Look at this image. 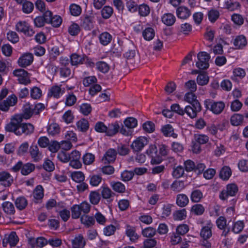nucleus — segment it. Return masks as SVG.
I'll list each match as a JSON object with an SVG mask.
<instances>
[{
    "mask_svg": "<svg viewBox=\"0 0 248 248\" xmlns=\"http://www.w3.org/2000/svg\"><path fill=\"white\" fill-rule=\"evenodd\" d=\"M22 121L20 116H15L11 119V122L6 125V130L14 132L18 136H20L22 134L31 135L34 131V126L31 123H21Z\"/></svg>",
    "mask_w": 248,
    "mask_h": 248,
    "instance_id": "nucleus-1",
    "label": "nucleus"
},
{
    "mask_svg": "<svg viewBox=\"0 0 248 248\" xmlns=\"http://www.w3.org/2000/svg\"><path fill=\"white\" fill-rule=\"evenodd\" d=\"M205 107L215 114H220L225 108L222 101L215 102L212 99H206L204 102Z\"/></svg>",
    "mask_w": 248,
    "mask_h": 248,
    "instance_id": "nucleus-2",
    "label": "nucleus"
},
{
    "mask_svg": "<svg viewBox=\"0 0 248 248\" xmlns=\"http://www.w3.org/2000/svg\"><path fill=\"white\" fill-rule=\"evenodd\" d=\"M197 57L198 61L196 63V66L200 69H207L209 66V54L205 52H200L198 53Z\"/></svg>",
    "mask_w": 248,
    "mask_h": 248,
    "instance_id": "nucleus-3",
    "label": "nucleus"
},
{
    "mask_svg": "<svg viewBox=\"0 0 248 248\" xmlns=\"http://www.w3.org/2000/svg\"><path fill=\"white\" fill-rule=\"evenodd\" d=\"M238 187L234 184H230L227 186L225 190L221 191L219 197L221 200H225L229 196H234L238 192Z\"/></svg>",
    "mask_w": 248,
    "mask_h": 248,
    "instance_id": "nucleus-4",
    "label": "nucleus"
},
{
    "mask_svg": "<svg viewBox=\"0 0 248 248\" xmlns=\"http://www.w3.org/2000/svg\"><path fill=\"white\" fill-rule=\"evenodd\" d=\"M13 74L18 78L19 83L27 85L31 82L28 72L23 69H18L13 71Z\"/></svg>",
    "mask_w": 248,
    "mask_h": 248,
    "instance_id": "nucleus-5",
    "label": "nucleus"
},
{
    "mask_svg": "<svg viewBox=\"0 0 248 248\" xmlns=\"http://www.w3.org/2000/svg\"><path fill=\"white\" fill-rule=\"evenodd\" d=\"M80 154L77 150H74L69 154V165L74 169L80 168L82 164L79 161Z\"/></svg>",
    "mask_w": 248,
    "mask_h": 248,
    "instance_id": "nucleus-6",
    "label": "nucleus"
},
{
    "mask_svg": "<svg viewBox=\"0 0 248 248\" xmlns=\"http://www.w3.org/2000/svg\"><path fill=\"white\" fill-rule=\"evenodd\" d=\"M194 105H188L185 108V113L186 114L191 118H195L197 113L202 110V107L200 104L197 102H195Z\"/></svg>",
    "mask_w": 248,
    "mask_h": 248,
    "instance_id": "nucleus-7",
    "label": "nucleus"
},
{
    "mask_svg": "<svg viewBox=\"0 0 248 248\" xmlns=\"http://www.w3.org/2000/svg\"><path fill=\"white\" fill-rule=\"evenodd\" d=\"M47 23L51 24L54 27H59L62 23V18L60 16H53L52 13L50 11H46V15Z\"/></svg>",
    "mask_w": 248,
    "mask_h": 248,
    "instance_id": "nucleus-8",
    "label": "nucleus"
},
{
    "mask_svg": "<svg viewBox=\"0 0 248 248\" xmlns=\"http://www.w3.org/2000/svg\"><path fill=\"white\" fill-rule=\"evenodd\" d=\"M33 61V56L31 53H25L22 55L18 60V64L21 67H26L31 65Z\"/></svg>",
    "mask_w": 248,
    "mask_h": 248,
    "instance_id": "nucleus-9",
    "label": "nucleus"
},
{
    "mask_svg": "<svg viewBox=\"0 0 248 248\" xmlns=\"http://www.w3.org/2000/svg\"><path fill=\"white\" fill-rule=\"evenodd\" d=\"M17 102V97L15 95L9 96L7 99L0 103V109L7 111L9 107L14 106Z\"/></svg>",
    "mask_w": 248,
    "mask_h": 248,
    "instance_id": "nucleus-10",
    "label": "nucleus"
},
{
    "mask_svg": "<svg viewBox=\"0 0 248 248\" xmlns=\"http://www.w3.org/2000/svg\"><path fill=\"white\" fill-rule=\"evenodd\" d=\"M16 30L29 36H32L34 34L33 30L30 28L28 24L25 21H19L16 25Z\"/></svg>",
    "mask_w": 248,
    "mask_h": 248,
    "instance_id": "nucleus-11",
    "label": "nucleus"
},
{
    "mask_svg": "<svg viewBox=\"0 0 248 248\" xmlns=\"http://www.w3.org/2000/svg\"><path fill=\"white\" fill-rule=\"evenodd\" d=\"M33 114H34V113L32 109V105L27 103L24 105L23 107L22 113L16 115L15 116H20L21 119L23 120V119L26 120L30 119Z\"/></svg>",
    "mask_w": 248,
    "mask_h": 248,
    "instance_id": "nucleus-12",
    "label": "nucleus"
},
{
    "mask_svg": "<svg viewBox=\"0 0 248 248\" xmlns=\"http://www.w3.org/2000/svg\"><path fill=\"white\" fill-rule=\"evenodd\" d=\"M213 224L210 221H208L206 225L203 226L201 229L200 235L204 240H207L212 236V229Z\"/></svg>",
    "mask_w": 248,
    "mask_h": 248,
    "instance_id": "nucleus-13",
    "label": "nucleus"
},
{
    "mask_svg": "<svg viewBox=\"0 0 248 248\" xmlns=\"http://www.w3.org/2000/svg\"><path fill=\"white\" fill-rule=\"evenodd\" d=\"M160 131L163 135L166 137H171L173 139H176L177 137V134L174 133L173 128L170 124L162 126Z\"/></svg>",
    "mask_w": 248,
    "mask_h": 248,
    "instance_id": "nucleus-14",
    "label": "nucleus"
},
{
    "mask_svg": "<svg viewBox=\"0 0 248 248\" xmlns=\"http://www.w3.org/2000/svg\"><path fill=\"white\" fill-rule=\"evenodd\" d=\"M124 57L126 59L127 63H133L135 62L136 52L133 45H131V48L128 49L124 54Z\"/></svg>",
    "mask_w": 248,
    "mask_h": 248,
    "instance_id": "nucleus-15",
    "label": "nucleus"
},
{
    "mask_svg": "<svg viewBox=\"0 0 248 248\" xmlns=\"http://www.w3.org/2000/svg\"><path fill=\"white\" fill-rule=\"evenodd\" d=\"M0 181L5 186H9L13 183V179L9 173L3 171L0 172Z\"/></svg>",
    "mask_w": 248,
    "mask_h": 248,
    "instance_id": "nucleus-16",
    "label": "nucleus"
},
{
    "mask_svg": "<svg viewBox=\"0 0 248 248\" xmlns=\"http://www.w3.org/2000/svg\"><path fill=\"white\" fill-rule=\"evenodd\" d=\"M106 134L108 136H113L116 135L119 130L120 125L117 122L110 124L107 126Z\"/></svg>",
    "mask_w": 248,
    "mask_h": 248,
    "instance_id": "nucleus-17",
    "label": "nucleus"
},
{
    "mask_svg": "<svg viewBox=\"0 0 248 248\" xmlns=\"http://www.w3.org/2000/svg\"><path fill=\"white\" fill-rule=\"evenodd\" d=\"M176 14L178 18L186 19L191 15V12L188 8L185 6H180L176 10Z\"/></svg>",
    "mask_w": 248,
    "mask_h": 248,
    "instance_id": "nucleus-18",
    "label": "nucleus"
},
{
    "mask_svg": "<svg viewBox=\"0 0 248 248\" xmlns=\"http://www.w3.org/2000/svg\"><path fill=\"white\" fill-rule=\"evenodd\" d=\"M247 44L246 38L244 35L237 36L233 41V45L236 49H242Z\"/></svg>",
    "mask_w": 248,
    "mask_h": 248,
    "instance_id": "nucleus-19",
    "label": "nucleus"
},
{
    "mask_svg": "<svg viewBox=\"0 0 248 248\" xmlns=\"http://www.w3.org/2000/svg\"><path fill=\"white\" fill-rule=\"evenodd\" d=\"M161 19L162 22L168 26H172L176 21L175 16L171 13L164 14Z\"/></svg>",
    "mask_w": 248,
    "mask_h": 248,
    "instance_id": "nucleus-20",
    "label": "nucleus"
},
{
    "mask_svg": "<svg viewBox=\"0 0 248 248\" xmlns=\"http://www.w3.org/2000/svg\"><path fill=\"white\" fill-rule=\"evenodd\" d=\"M116 155V151L112 149H109L105 154L102 160L105 163L113 162L115 160Z\"/></svg>",
    "mask_w": 248,
    "mask_h": 248,
    "instance_id": "nucleus-21",
    "label": "nucleus"
},
{
    "mask_svg": "<svg viewBox=\"0 0 248 248\" xmlns=\"http://www.w3.org/2000/svg\"><path fill=\"white\" fill-rule=\"evenodd\" d=\"M30 153L31 158L34 162H38L42 158V155L39 151L37 146H31L30 147Z\"/></svg>",
    "mask_w": 248,
    "mask_h": 248,
    "instance_id": "nucleus-22",
    "label": "nucleus"
},
{
    "mask_svg": "<svg viewBox=\"0 0 248 248\" xmlns=\"http://www.w3.org/2000/svg\"><path fill=\"white\" fill-rule=\"evenodd\" d=\"M30 243L32 246V247H34L35 245L36 246L42 248L45 245L48 243V241L43 237H38L36 239L31 238L30 239Z\"/></svg>",
    "mask_w": 248,
    "mask_h": 248,
    "instance_id": "nucleus-23",
    "label": "nucleus"
},
{
    "mask_svg": "<svg viewBox=\"0 0 248 248\" xmlns=\"http://www.w3.org/2000/svg\"><path fill=\"white\" fill-rule=\"evenodd\" d=\"M1 206L3 211L7 215H13L15 213V207L11 202H5Z\"/></svg>",
    "mask_w": 248,
    "mask_h": 248,
    "instance_id": "nucleus-24",
    "label": "nucleus"
},
{
    "mask_svg": "<svg viewBox=\"0 0 248 248\" xmlns=\"http://www.w3.org/2000/svg\"><path fill=\"white\" fill-rule=\"evenodd\" d=\"M147 144V140H134L131 147L134 152H139Z\"/></svg>",
    "mask_w": 248,
    "mask_h": 248,
    "instance_id": "nucleus-25",
    "label": "nucleus"
},
{
    "mask_svg": "<svg viewBox=\"0 0 248 248\" xmlns=\"http://www.w3.org/2000/svg\"><path fill=\"white\" fill-rule=\"evenodd\" d=\"M189 202V199L187 196L184 194H180L177 196L176 204L180 207L186 206Z\"/></svg>",
    "mask_w": 248,
    "mask_h": 248,
    "instance_id": "nucleus-26",
    "label": "nucleus"
},
{
    "mask_svg": "<svg viewBox=\"0 0 248 248\" xmlns=\"http://www.w3.org/2000/svg\"><path fill=\"white\" fill-rule=\"evenodd\" d=\"M192 140L191 145V150L193 153L198 154L201 150V144L206 143V140Z\"/></svg>",
    "mask_w": 248,
    "mask_h": 248,
    "instance_id": "nucleus-27",
    "label": "nucleus"
},
{
    "mask_svg": "<svg viewBox=\"0 0 248 248\" xmlns=\"http://www.w3.org/2000/svg\"><path fill=\"white\" fill-rule=\"evenodd\" d=\"M46 14V11L43 14L42 16H38L34 18V23L36 27L40 28L43 27L46 23H47Z\"/></svg>",
    "mask_w": 248,
    "mask_h": 248,
    "instance_id": "nucleus-28",
    "label": "nucleus"
},
{
    "mask_svg": "<svg viewBox=\"0 0 248 248\" xmlns=\"http://www.w3.org/2000/svg\"><path fill=\"white\" fill-rule=\"evenodd\" d=\"M15 204L18 209L22 210L26 208L28 202L24 197H19L16 200Z\"/></svg>",
    "mask_w": 248,
    "mask_h": 248,
    "instance_id": "nucleus-29",
    "label": "nucleus"
},
{
    "mask_svg": "<svg viewBox=\"0 0 248 248\" xmlns=\"http://www.w3.org/2000/svg\"><path fill=\"white\" fill-rule=\"evenodd\" d=\"M77 127L78 130L82 132H86L89 127L88 121L85 119H81L77 122Z\"/></svg>",
    "mask_w": 248,
    "mask_h": 248,
    "instance_id": "nucleus-30",
    "label": "nucleus"
},
{
    "mask_svg": "<svg viewBox=\"0 0 248 248\" xmlns=\"http://www.w3.org/2000/svg\"><path fill=\"white\" fill-rule=\"evenodd\" d=\"M111 40L112 36L108 32H103L99 36L100 42L104 46L108 45Z\"/></svg>",
    "mask_w": 248,
    "mask_h": 248,
    "instance_id": "nucleus-31",
    "label": "nucleus"
},
{
    "mask_svg": "<svg viewBox=\"0 0 248 248\" xmlns=\"http://www.w3.org/2000/svg\"><path fill=\"white\" fill-rule=\"evenodd\" d=\"M137 120L133 117L127 118L124 122V126L128 129L132 130L137 126Z\"/></svg>",
    "mask_w": 248,
    "mask_h": 248,
    "instance_id": "nucleus-32",
    "label": "nucleus"
},
{
    "mask_svg": "<svg viewBox=\"0 0 248 248\" xmlns=\"http://www.w3.org/2000/svg\"><path fill=\"white\" fill-rule=\"evenodd\" d=\"M185 187V184L182 181H175L170 186L171 189L176 192L182 191Z\"/></svg>",
    "mask_w": 248,
    "mask_h": 248,
    "instance_id": "nucleus-33",
    "label": "nucleus"
},
{
    "mask_svg": "<svg viewBox=\"0 0 248 248\" xmlns=\"http://www.w3.org/2000/svg\"><path fill=\"white\" fill-rule=\"evenodd\" d=\"M35 169L34 164L30 163L22 165L21 172L23 175H27L33 171Z\"/></svg>",
    "mask_w": 248,
    "mask_h": 248,
    "instance_id": "nucleus-34",
    "label": "nucleus"
},
{
    "mask_svg": "<svg viewBox=\"0 0 248 248\" xmlns=\"http://www.w3.org/2000/svg\"><path fill=\"white\" fill-rule=\"evenodd\" d=\"M33 196L36 200H41L44 197V189L42 186L38 185L33 190Z\"/></svg>",
    "mask_w": 248,
    "mask_h": 248,
    "instance_id": "nucleus-35",
    "label": "nucleus"
},
{
    "mask_svg": "<svg viewBox=\"0 0 248 248\" xmlns=\"http://www.w3.org/2000/svg\"><path fill=\"white\" fill-rule=\"evenodd\" d=\"M155 32L152 28H147L142 32V35L144 38L148 41L151 40L154 37Z\"/></svg>",
    "mask_w": 248,
    "mask_h": 248,
    "instance_id": "nucleus-36",
    "label": "nucleus"
},
{
    "mask_svg": "<svg viewBox=\"0 0 248 248\" xmlns=\"http://www.w3.org/2000/svg\"><path fill=\"white\" fill-rule=\"evenodd\" d=\"M80 220L81 223L87 227H89L90 226L93 225L95 222V220L93 217H89L85 215L81 217Z\"/></svg>",
    "mask_w": 248,
    "mask_h": 248,
    "instance_id": "nucleus-37",
    "label": "nucleus"
},
{
    "mask_svg": "<svg viewBox=\"0 0 248 248\" xmlns=\"http://www.w3.org/2000/svg\"><path fill=\"white\" fill-rule=\"evenodd\" d=\"M173 218L176 220H182L186 217V211L185 209H182L176 211L173 215Z\"/></svg>",
    "mask_w": 248,
    "mask_h": 248,
    "instance_id": "nucleus-38",
    "label": "nucleus"
},
{
    "mask_svg": "<svg viewBox=\"0 0 248 248\" xmlns=\"http://www.w3.org/2000/svg\"><path fill=\"white\" fill-rule=\"evenodd\" d=\"M194 92H188L186 93L184 99L186 101L189 103L191 105H194L195 102H197L198 104H200L198 100L197 99V96L195 95Z\"/></svg>",
    "mask_w": 248,
    "mask_h": 248,
    "instance_id": "nucleus-39",
    "label": "nucleus"
},
{
    "mask_svg": "<svg viewBox=\"0 0 248 248\" xmlns=\"http://www.w3.org/2000/svg\"><path fill=\"white\" fill-rule=\"evenodd\" d=\"M203 197L202 193L199 189L193 190L190 196L191 200L192 202H199Z\"/></svg>",
    "mask_w": 248,
    "mask_h": 248,
    "instance_id": "nucleus-40",
    "label": "nucleus"
},
{
    "mask_svg": "<svg viewBox=\"0 0 248 248\" xmlns=\"http://www.w3.org/2000/svg\"><path fill=\"white\" fill-rule=\"evenodd\" d=\"M70 60L71 63L73 65H78V64H82L84 60L81 56L76 53H74L71 55Z\"/></svg>",
    "mask_w": 248,
    "mask_h": 248,
    "instance_id": "nucleus-41",
    "label": "nucleus"
},
{
    "mask_svg": "<svg viewBox=\"0 0 248 248\" xmlns=\"http://www.w3.org/2000/svg\"><path fill=\"white\" fill-rule=\"evenodd\" d=\"M231 174L230 168L228 167H224L220 170L219 176L222 179L227 180L229 178Z\"/></svg>",
    "mask_w": 248,
    "mask_h": 248,
    "instance_id": "nucleus-42",
    "label": "nucleus"
},
{
    "mask_svg": "<svg viewBox=\"0 0 248 248\" xmlns=\"http://www.w3.org/2000/svg\"><path fill=\"white\" fill-rule=\"evenodd\" d=\"M63 93L61 88L59 86H53L49 90V95L53 96L55 98H59L61 94Z\"/></svg>",
    "mask_w": 248,
    "mask_h": 248,
    "instance_id": "nucleus-43",
    "label": "nucleus"
},
{
    "mask_svg": "<svg viewBox=\"0 0 248 248\" xmlns=\"http://www.w3.org/2000/svg\"><path fill=\"white\" fill-rule=\"evenodd\" d=\"M204 210V207L201 204H195L192 206L191 209V212L197 216L202 215Z\"/></svg>",
    "mask_w": 248,
    "mask_h": 248,
    "instance_id": "nucleus-44",
    "label": "nucleus"
},
{
    "mask_svg": "<svg viewBox=\"0 0 248 248\" xmlns=\"http://www.w3.org/2000/svg\"><path fill=\"white\" fill-rule=\"evenodd\" d=\"M111 186L112 189L116 192L123 193L125 191V186L121 182H112L111 183Z\"/></svg>",
    "mask_w": 248,
    "mask_h": 248,
    "instance_id": "nucleus-45",
    "label": "nucleus"
},
{
    "mask_svg": "<svg viewBox=\"0 0 248 248\" xmlns=\"http://www.w3.org/2000/svg\"><path fill=\"white\" fill-rule=\"evenodd\" d=\"M243 116L240 114H235L231 118V123L232 125L237 126L240 125L243 122Z\"/></svg>",
    "mask_w": 248,
    "mask_h": 248,
    "instance_id": "nucleus-46",
    "label": "nucleus"
},
{
    "mask_svg": "<svg viewBox=\"0 0 248 248\" xmlns=\"http://www.w3.org/2000/svg\"><path fill=\"white\" fill-rule=\"evenodd\" d=\"M113 12V9L109 6H105L101 10V15L105 19L109 18L112 15Z\"/></svg>",
    "mask_w": 248,
    "mask_h": 248,
    "instance_id": "nucleus-47",
    "label": "nucleus"
},
{
    "mask_svg": "<svg viewBox=\"0 0 248 248\" xmlns=\"http://www.w3.org/2000/svg\"><path fill=\"white\" fill-rule=\"evenodd\" d=\"M22 4V11L25 14H30L32 12L34 9L33 4L30 1L26 0Z\"/></svg>",
    "mask_w": 248,
    "mask_h": 248,
    "instance_id": "nucleus-48",
    "label": "nucleus"
},
{
    "mask_svg": "<svg viewBox=\"0 0 248 248\" xmlns=\"http://www.w3.org/2000/svg\"><path fill=\"white\" fill-rule=\"evenodd\" d=\"M96 66L98 70L103 73H107L109 70V65L104 62H98L96 63Z\"/></svg>",
    "mask_w": 248,
    "mask_h": 248,
    "instance_id": "nucleus-49",
    "label": "nucleus"
},
{
    "mask_svg": "<svg viewBox=\"0 0 248 248\" xmlns=\"http://www.w3.org/2000/svg\"><path fill=\"white\" fill-rule=\"evenodd\" d=\"M71 177L73 180L77 183H81L83 181L85 178L84 175L81 171H75L71 174Z\"/></svg>",
    "mask_w": 248,
    "mask_h": 248,
    "instance_id": "nucleus-50",
    "label": "nucleus"
},
{
    "mask_svg": "<svg viewBox=\"0 0 248 248\" xmlns=\"http://www.w3.org/2000/svg\"><path fill=\"white\" fill-rule=\"evenodd\" d=\"M197 82L199 85H206L209 82V77L205 74H200L197 78Z\"/></svg>",
    "mask_w": 248,
    "mask_h": 248,
    "instance_id": "nucleus-51",
    "label": "nucleus"
},
{
    "mask_svg": "<svg viewBox=\"0 0 248 248\" xmlns=\"http://www.w3.org/2000/svg\"><path fill=\"white\" fill-rule=\"evenodd\" d=\"M156 231L152 227H147L142 230V234L145 237L152 238L156 234Z\"/></svg>",
    "mask_w": 248,
    "mask_h": 248,
    "instance_id": "nucleus-52",
    "label": "nucleus"
},
{
    "mask_svg": "<svg viewBox=\"0 0 248 248\" xmlns=\"http://www.w3.org/2000/svg\"><path fill=\"white\" fill-rule=\"evenodd\" d=\"M219 12L215 9L210 10L208 13L209 20L212 23L215 22L219 17Z\"/></svg>",
    "mask_w": 248,
    "mask_h": 248,
    "instance_id": "nucleus-53",
    "label": "nucleus"
},
{
    "mask_svg": "<svg viewBox=\"0 0 248 248\" xmlns=\"http://www.w3.org/2000/svg\"><path fill=\"white\" fill-rule=\"evenodd\" d=\"M69 10L71 14L73 16H78L81 13V7L76 4H72L70 6Z\"/></svg>",
    "mask_w": 248,
    "mask_h": 248,
    "instance_id": "nucleus-54",
    "label": "nucleus"
},
{
    "mask_svg": "<svg viewBox=\"0 0 248 248\" xmlns=\"http://www.w3.org/2000/svg\"><path fill=\"white\" fill-rule=\"evenodd\" d=\"M142 128L145 131L152 133L155 130V125L152 122L147 121L143 124Z\"/></svg>",
    "mask_w": 248,
    "mask_h": 248,
    "instance_id": "nucleus-55",
    "label": "nucleus"
},
{
    "mask_svg": "<svg viewBox=\"0 0 248 248\" xmlns=\"http://www.w3.org/2000/svg\"><path fill=\"white\" fill-rule=\"evenodd\" d=\"M48 148L51 152L56 153L60 148V143L57 140H49Z\"/></svg>",
    "mask_w": 248,
    "mask_h": 248,
    "instance_id": "nucleus-56",
    "label": "nucleus"
},
{
    "mask_svg": "<svg viewBox=\"0 0 248 248\" xmlns=\"http://www.w3.org/2000/svg\"><path fill=\"white\" fill-rule=\"evenodd\" d=\"M7 237L10 246L14 247L16 245L18 239L15 232H12L9 235L7 236Z\"/></svg>",
    "mask_w": 248,
    "mask_h": 248,
    "instance_id": "nucleus-57",
    "label": "nucleus"
},
{
    "mask_svg": "<svg viewBox=\"0 0 248 248\" xmlns=\"http://www.w3.org/2000/svg\"><path fill=\"white\" fill-rule=\"evenodd\" d=\"M47 131L49 134L53 136L58 134L60 131L59 125L56 123L51 124L47 128Z\"/></svg>",
    "mask_w": 248,
    "mask_h": 248,
    "instance_id": "nucleus-58",
    "label": "nucleus"
},
{
    "mask_svg": "<svg viewBox=\"0 0 248 248\" xmlns=\"http://www.w3.org/2000/svg\"><path fill=\"white\" fill-rule=\"evenodd\" d=\"M90 200L92 204H98L100 200L99 193L96 191H92L90 194Z\"/></svg>",
    "mask_w": 248,
    "mask_h": 248,
    "instance_id": "nucleus-59",
    "label": "nucleus"
},
{
    "mask_svg": "<svg viewBox=\"0 0 248 248\" xmlns=\"http://www.w3.org/2000/svg\"><path fill=\"white\" fill-rule=\"evenodd\" d=\"M101 194L102 197L106 199H109L115 195L108 187H103L101 191Z\"/></svg>",
    "mask_w": 248,
    "mask_h": 248,
    "instance_id": "nucleus-60",
    "label": "nucleus"
},
{
    "mask_svg": "<svg viewBox=\"0 0 248 248\" xmlns=\"http://www.w3.org/2000/svg\"><path fill=\"white\" fill-rule=\"evenodd\" d=\"M134 175V172L132 171L124 170L121 174L122 180L126 182L131 180Z\"/></svg>",
    "mask_w": 248,
    "mask_h": 248,
    "instance_id": "nucleus-61",
    "label": "nucleus"
},
{
    "mask_svg": "<svg viewBox=\"0 0 248 248\" xmlns=\"http://www.w3.org/2000/svg\"><path fill=\"white\" fill-rule=\"evenodd\" d=\"M72 217L73 218H78L81 216V211L78 205H74L71 208Z\"/></svg>",
    "mask_w": 248,
    "mask_h": 248,
    "instance_id": "nucleus-62",
    "label": "nucleus"
},
{
    "mask_svg": "<svg viewBox=\"0 0 248 248\" xmlns=\"http://www.w3.org/2000/svg\"><path fill=\"white\" fill-rule=\"evenodd\" d=\"M80 112L84 115H89L92 111V107L89 104H82L80 107Z\"/></svg>",
    "mask_w": 248,
    "mask_h": 248,
    "instance_id": "nucleus-63",
    "label": "nucleus"
},
{
    "mask_svg": "<svg viewBox=\"0 0 248 248\" xmlns=\"http://www.w3.org/2000/svg\"><path fill=\"white\" fill-rule=\"evenodd\" d=\"M156 245V241L155 239H146L143 242V246L141 248H152Z\"/></svg>",
    "mask_w": 248,
    "mask_h": 248,
    "instance_id": "nucleus-64",
    "label": "nucleus"
}]
</instances>
